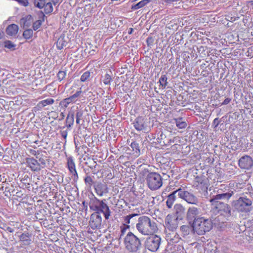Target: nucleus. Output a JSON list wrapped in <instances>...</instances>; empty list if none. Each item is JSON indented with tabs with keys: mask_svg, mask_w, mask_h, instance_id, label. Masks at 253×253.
I'll list each match as a JSON object with an SVG mask.
<instances>
[{
	"mask_svg": "<svg viewBox=\"0 0 253 253\" xmlns=\"http://www.w3.org/2000/svg\"><path fill=\"white\" fill-rule=\"evenodd\" d=\"M176 195L188 204H196L197 203V197L193 193L185 190L184 188H179L170 193L167 196L166 205L169 209L172 208L176 200Z\"/></svg>",
	"mask_w": 253,
	"mask_h": 253,
	"instance_id": "nucleus-1",
	"label": "nucleus"
},
{
	"mask_svg": "<svg viewBox=\"0 0 253 253\" xmlns=\"http://www.w3.org/2000/svg\"><path fill=\"white\" fill-rule=\"evenodd\" d=\"M136 228L140 233L144 235H152L157 232L158 229L155 221L147 216L138 218Z\"/></svg>",
	"mask_w": 253,
	"mask_h": 253,
	"instance_id": "nucleus-2",
	"label": "nucleus"
},
{
	"mask_svg": "<svg viewBox=\"0 0 253 253\" xmlns=\"http://www.w3.org/2000/svg\"><path fill=\"white\" fill-rule=\"evenodd\" d=\"M220 200L211 198L210 202L211 203V211L215 214H219L220 216H223L225 219L222 222H225L231 215V208L228 204L221 202Z\"/></svg>",
	"mask_w": 253,
	"mask_h": 253,
	"instance_id": "nucleus-3",
	"label": "nucleus"
},
{
	"mask_svg": "<svg viewBox=\"0 0 253 253\" xmlns=\"http://www.w3.org/2000/svg\"><path fill=\"white\" fill-rule=\"evenodd\" d=\"M190 225L192 228L193 233L199 235H204L212 228V222L211 219L203 216L197 219V220H196Z\"/></svg>",
	"mask_w": 253,
	"mask_h": 253,
	"instance_id": "nucleus-4",
	"label": "nucleus"
},
{
	"mask_svg": "<svg viewBox=\"0 0 253 253\" xmlns=\"http://www.w3.org/2000/svg\"><path fill=\"white\" fill-rule=\"evenodd\" d=\"M106 200H100L97 198L94 197L90 204V209L94 211V212L102 213L104 216L105 219L108 220L111 214V211L109 206L105 203Z\"/></svg>",
	"mask_w": 253,
	"mask_h": 253,
	"instance_id": "nucleus-5",
	"label": "nucleus"
},
{
	"mask_svg": "<svg viewBox=\"0 0 253 253\" xmlns=\"http://www.w3.org/2000/svg\"><path fill=\"white\" fill-rule=\"evenodd\" d=\"M232 206L239 212L248 213L253 209V201L246 196L240 197L232 202Z\"/></svg>",
	"mask_w": 253,
	"mask_h": 253,
	"instance_id": "nucleus-6",
	"label": "nucleus"
},
{
	"mask_svg": "<svg viewBox=\"0 0 253 253\" xmlns=\"http://www.w3.org/2000/svg\"><path fill=\"white\" fill-rule=\"evenodd\" d=\"M126 249L130 252H136L141 247L140 240L131 232L127 233L124 239Z\"/></svg>",
	"mask_w": 253,
	"mask_h": 253,
	"instance_id": "nucleus-7",
	"label": "nucleus"
},
{
	"mask_svg": "<svg viewBox=\"0 0 253 253\" xmlns=\"http://www.w3.org/2000/svg\"><path fill=\"white\" fill-rule=\"evenodd\" d=\"M200 203L199 199L197 197V204H190L193 206H189L186 211L185 219L189 224L194 222L197 219L201 217V209L199 205Z\"/></svg>",
	"mask_w": 253,
	"mask_h": 253,
	"instance_id": "nucleus-8",
	"label": "nucleus"
},
{
	"mask_svg": "<svg viewBox=\"0 0 253 253\" xmlns=\"http://www.w3.org/2000/svg\"><path fill=\"white\" fill-rule=\"evenodd\" d=\"M146 183L148 187L152 190L159 189L163 184L162 177L157 172H150L146 178Z\"/></svg>",
	"mask_w": 253,
	"mask_h": 253,
	"instance_id": "nucleus-9",
	"label": "nucleus"
},
{
	"mask_svg": "<svg viewBox=\"0 0 253 253\" xmlns=\"http://www.w3.org/2000/svg\"><path fill=\"white\" fill-rule=\"evenodd\" d=\"M235 190L225 185H221L217 190L216 194L212 196L211 198L216 200L228 201L234 195Z\"/></svg>",
	"mask_w": 253,
	"mask_h": 253,
	"instance_id": "nucleus-10",
	"label": "nucleus"
},
{
	"mask_svg": "<svg viewBox=\"0 0 253 253\" xmlns=\"http://www.w3.org/2000/svg\"><path fill=\"white\" fill-rule=\"evenodd\" d=\"M161 243V238L160 236L152 234L147 238L145 242V246L151 252H156L159 248Z\"/></svg>",
	"mask_w": 253,
	"mask_h": 253,
	"instance_id": "nucleus-11",
	"label": "nucleus"
},
{
	"mask_svg": "<svg viewBox=\"0 0 253 253\" xmlns=\"http://www.w3.org/2000/svg\"><path fill=\"white\" fill-rule=\"evenodd\" d=\"M165 232L176 231L178 226V219L172 214H168L165 219Z\"/></svg>",
	"mask_w": 253,
	"mask_h": 253,
	"instance_id": "nucleus-12",
	"label": "nucleus"
},
{
	"mask_svg": "<svg viewBox=\"0 0 253 253\" xmlns=\"http://www.w3.org/2000/svg\"><path fill=\"white\" fill-rule=\"evenodd\" d=\"M102 224V217L98 212H94L90 216L89 225L90 227L94 230L100 229Z\"/></svg>",
	"mask_w": 253,
	"mask_h": 253,
	"instance_id": "nucleus-13",
	"label": "nucleus"
},
{
	"mask_svg": "<svg viewBox=\"0 0 253 253\" xmlns=\"http://www.w3.org/2000/svg\"><path fill=\"white\" fill-rule=\"evenodd\" d=\"M238 165L242 169H249L253 165V160L250 156L245 155L239 159Z\"/></svg>",
	"mask_w": 253,
	"mask_h": 253,
	"instance_id": "nucleus-14",
	"label": "nucleus"
},
{
	"mask_svg": "<svg viewBox=\"0 0 253 253\" xmlns=\"http://www.w3.org/2000/svg\"><path fill=\"white\" fill-rule=\"evenodd\" d=\"M195 181L198 183L196 187L201 188L202 191H207L208 186V179L206 176L204 175H198L195 177Z\"/></svg>",
	"mask_w": 253,
	"mask_h": 253,
	"instance_id": "nucleus-15",
	"label": "nucleus"
},
{
	"mask_svg": "<svg viewBox=\"0 0 253 253\" xmlns=\"http://www.w3.org/2000/svg\"><path fill=\"white\" fill-rule=\"evenodd\" d=\"M133 124V126L137 131H146L147 130V125L145 119L143 117H137Z\"/></svg>",
	"mask_w": 253,
	"mask_h": 253,
	"instance_id": "nucleus-16",
	"label": "nucleus"
},
{
	"mask_svg": "<svg viewBox=\"0 0 253 253\" xmlns=\"http://www.w3.org/2000/svg\"><path fill=\"white\" fill-rule=\"evenodd\" d=\"M175 218L182 220L186 214L185 208L181 204H176L173 207Z\"/></svg>",
	"mask_w": 253,
	"mask_h": 253,
	"instance_id": "nucleus-17",
	"label": "nucleus"
},
{
	"mask_svg": "<svg viewBox=\"0 0 253 253\" xmlns=\"http://www.w3.org/2000/svg\"><path fill=\"white\" fill-rule=\"evenodd\" d=\"M95 192L99 196L108 193V188L105 183L98 182L94 185Z\"/></svg>",
	"mask_w": 253,
	"mask_h": 253,
	"instance_id": "nucleus-18",
	"label": "nucleus"
},
{
	"mask_svg": "<svg viewBox=\"0 0 253 253\" xmlns=\"http://www.w3.org/2000/svg\"><path fill=\"white\" fill-rule=\"evenodd\" d=\"M26 162L31 170L33 171H39L41 170L40 166L37 159L33 157L27 158L26 159Z\"/></svg>",
	"mask_w": 253,
	"mask_h": 253,
	"instance_id": "nucleus-19",
	"label": "nucleus"
},
{
	"mask_svg": "<svg viewBox=\"0 0 253 253\" xmlns=\"http://www.w3.org/2000/svg\"><path fill=\"white\" fill-rule=\"evenodd\" d=\"M165 233L166 235V239L169 244H173L177 243L181 239V238L176 231H170Z\"/></svg>",
	"mask_w": 253,
	"mask_h": 253,
	"instance_id": "nucleus-20",
	"label": "nucleus"
},
{
	"mask_svg": "<svg viewBox=\"0 0 253 253\" xmlns=\"http://www.w3.org/2000/svg\"><path fill=\"white\" fill-rule=\"evenodd\" d=\"M54 103V100L52 98H48L40 101L36 106L33 108V111L37 112L41 110L42 108L47 105H52Z\"/></svg>",
	"mask_w": 253,
	"mask_h": 253,
	"instance_id": "nucleus-21",
	"label": "nucleus"
},
{
	"mask_svg": "<svg viewBox=\"0 0 253 253\" xmlns=\"http://www.w3.org/2000/svg\"><path fill=\"white\" fill-rule=\"evenodd\" d=\"M32 235L27 232L22 233L19 236L20 241L22 242V245L29 246L32 243Z\"/></svg>",
	"mask_w": 253,
	"mask_h": 253,
	"instance_id": "nucleus-22",
	"label": "nucleus"
},
{
	"mask_svg": "<svg viewBox=\"0 0 253 253\" xmlns=\"http://www.w3.org/2000/svg\"><path fill=\"white\" fill-rule=\"evenodd\" d=\"M138 216L136 213H130L128 215L125 216L123 217L124 222V225L126 226V224H130L131 226H134L135 224L136 220L134 218L135 217Z\"/></svg>",
	"mask_w": 253,
	"mask_h": 253,
	"instance_id": "nucleus-23",
	"label": "nucleus"
},
{
	"mask_svg": "<svg viewBox=\"0 0 253 253\" xmlns=\"http://www.w3.org/2000/svg\"><path fill=\"white\" fill-rule=\"evenodd\" d=\"M33 21L32 15H28L20 19V24L23 28H25L30 27Z\"/></svg>",
	"mask_w": 253,
	"mask_h": 253,
	"instance_id": "nucleus-24",
	"label": "nucleus"
},
{
	"mask_svg": "<svg viewBox=\"0 0 253 253\" xmlns=\"http://www.w3.org/2000/svg\"><path fill=\"white\" fill-rule=\"evenodd\" d=\"M18 30L19 27L17 25L12 24L8 26L6 28V33L9 36H15L17 34Z\"/></svg>",
	"mask_w": 253,
	"mask_h": 253,
	"instance_id": "nucleus-25",
	"label": "nucleus"
},
{
	"mask_svg": "<svg viewBox=\"0 0 253 253\" xmlns=\"http://www.w3.org/2000/svg\"><path fill=\"white\" fill-rule=\"evenodd\" d=\"M36 158L37 159H38V161L40 166L41 169L46 167V163L49 162V160L48 159H47V157L45 156L36 155Z\"/></svg>",
	"mask_w": 253,
	"mask_h": 253,
	"instance_id": "nucleus-26",
	"label": "nucleus"
},
{
	"mask_svg": "<svg viewBox=\"0 0 253 253\" xmlns=\"http://www.w3.org/2000/svg\"><path fill=\"white\" fill-rule=\"evenodd\" d=\"M74 113L73 112H69L67 116L66 120V126L68 128H70L74 124Z\"/></svg>",
	"mask_w": 253,
	"mask_h": 253,
	"instance_id": "nucleus-27",
	"label": "nucleus"
},
{
	"mask_svg": "<svg viewBox=\"0 0 253 253\" xmlns=\"http://www.w3.org/2000/svg\"><path fill=\"white\" fill-rule=\"evenodd\" d=\"M150 2V0H142L138 2L137 3H136V4L132 5L131 6V9L132 10H134L140 8H142Z\"/></svg>",
	"mask_w": 253,
	"mask_h": 253,
	"instance_id": "nucleus-28",
	"label": "nucleus"
},
{
	"mask_svg": "<svg viewBox=\"0 0 253 253\" xmlns=\"http://www.w3.org/2000/svg\"><path fill=\"white\" fill-rule=\"evenodd\" d=\"M166 137V134L161 132L157 138V142L164 145H167L169 142L167 141Z\"/></svg>",
	"mask_w": 253,
	"mask_h": 253,
	"instance_id": "nucleus-29",
	"label": "nucleus"
},
{
	"mask_svg": "<svg viewBox=\"0 0 253 253\" xmlns=\"http://www.w3.org/2000/svg\"><path fill=\"white\" fill-rule=\"evenodd\" d=\"M86 164H89L88 167L90 168L91 172L93 174H96L98 172V170L96 169L97 166V163L93 160H90L88 162H86Z\"/></svg>",
	"mask_w": 253,
	"mask_h": 253,
	"instance_id": "nucleus-30",
	"label": "nucleus"
},
{
	"mask_svg": "<svg viewBox=\"0 0 253 253\" xmlns=\"http://www.w3.org/2000/svg\"><path fill=\"white\" fill-rule=\"evenodd\" d=\"M81 93V90L78 91L73 95L68 98H66V99L70 103L75 102L77 101V98L80 95Z\"/></svg>",
	"mask_w": 253,
	"mask_h": 253,
	"instance_id": "nucleus-31",
	"label": "nucleus"
},
{
	"mask_svg": "<svg viewBox=\"0 0 253 253\" xmlns=\"http://www.w3.org/2000/svg\"><path fill=\"white\" fill-rule=\"evenodd\" d=\"M44 11L46 14H50L53 10V8L52 3L50 2L45 3L44 5Z\"/></svg>",
	"mask_w": 253,
	"mask_h": 253,
	"instance_id": "nucleus-32",
	"label": "nucleus"
},
{
	"mask_svg": "<svg viewBox=\"0 0 253 253\" xmlns=\"http://www.w3.org/2000/svg\"><path fill=\"white\" fill-rule=\"evenodd\" d=\"M130 147L132 150L136 153V156H138L140 154V150L139 149V144L135 141H133L131 143Z\"/></svg>",
	"mask_w": 253,
	"mask_h": 253,
	"instance_id": "nucleus-33",
	"label": "nucleus"
},
{
	"mask_svg": "<svg viewBox=\"0 0 253 253\" xmlns=\"http://www.w3.org/2000/svg\"><path fill=\"white\" fill-rule=\"evenodd\" d=\"M67 166L70 172H71L76 169L75 164L72 158L69 157L68 158Z\"/></svg>",
	"mask_w": 253,
	"mask_h": 253,
	"instance_id": "nucleus-34",
	"label": "nucleus"
},
{
	"mask_svg": "<svg viewBox=\"0 0 253 253\" xmlns=\"http://www.w3.org/2000/svg\"><path fill=\"white\" fill-rule=\"evenodd\" d=\"M33 35V31L32 29H30L25 30L23 33V37L26 40L32 38Z\"/></svg>",
	"mask_w": 253,
	"mask_h": 253,
	"instance_id": "nucleus-35",
	"label": "nucleus"
},
{
	"mask_svg": "<svg viewBox=\"0 0 253 253\" xmlns=\"http://www.w3.org/2000/svg\"><path fill=\"white\" fill-rule=\"evenodd\" d=\"M66 42L62 38H59L56 42L57 47L58 49H62L64 46H66Z\"/></svg>",
	"mask_w": 253,
	"mask_h": 253,
	"instance_id": "nucleus-36",
	"label": "nucleus"
},
{
	"mask_svg": "<svg viewBox=\"0 0 253 253\" xmlns=\"http://www.w3.org/2000/svg\"><path fill=\"white\" fill-rule=\"evenodd\" d=\"M45 0H34V5L40 9L43 8L45 5Z\"/></svg>",
	"mask_w": 253,
	"mask_h": 253,
	"instance_id": "nucleus-37",
	"label": "nucleus"
},
{
	"mask_svg": "<svg viewBox=\"0 0 253 253\" xmlns=\"http://www.w3.org/2000/svg\"><path fill=\"white\" fill-rule=\"evenodd\" d=\"M84 180L85 185L89 187H91V186L94 183V181L92 177L89 175H87L86 177H85Z\"/></svg>",
	"mask_w": 253,
	"mask_h": 253,
	"instance_id": "nucleus-38",
	"label": "nucleus"
},
{
	"mask_svg": "<svg viewBox=\"0 0 253 253\" xmlns=\"http://www.w3.org/2000/svg\"><path fill=\"white\" fill-rule=\"evenodd\" d=\"M180 231L184 235H187L189 234L191 230L190 227L188 225H183L180 226Z\"/></svg>",
	"mask_w": 253,
	"mask_h": 253,
	"instance_id": "nucleus-39",
	"label": "nucleus"
},
{
	"mask_svg": "<svg viewBox=\"0 0 253 253\" xmlns=\"http://www.w3.org/2000/svg\"><path fill=\"white\" fill-rule=\"evenodd\" d=\"M181 120V118L176 119V125L179 128H184L186 126V123L185 122L182 121Z\"/></svg>",
	"mask_w": 253,
	"mask_h": 253,
	"instance_id": "nucleus-40",
	"label": "nucleus"
},
{
	"mask_svg": "<svg viewBox=\"0 0 253 253\" xmlns=\"http://www.w3.org/2000/svg\"><path fill=\"white\" fill-rule=\"evenodd\" d=\"M159 82L162 87H165L168 84L167 75H162L159 80Z\"/></svg>",
	"mask_w": 253,
	"mask_h": 253,
	"instance_id": "nucleus-41",
	"label": "nucleus"
},
{
	"mask_svg": "<svg viewBox=\"0 0 253 253\" xmlns=\"http://www.w3.org/2000/svg\"><path fill=\"white\" fill-rule=\"evenodd\" d=\"M112 81V79L111 78V76L107 73L106 74L104 75V79L103 80V83L106 85H109Z\"/></svg>",
	"mask_w": 253,
	"mask_h": 253,
	"instance_id": "nucleus-42",
	"label": "nucleus"
},
{
	"mask_svg": "<svg viewBox=\"0 0 253 253\" xmlns=\"http://www.w3.org/2000/svg\"><path fill=\"white\" fill-rule=\"evenodd\" d=\"M90 76V72L88 71H86V72H84L81 76L80 80H81V82H85L86 81H87V80L89 79Z\"/></svg>",
	"mask_w": 253,
	"mask_h": 253,
	"instance_id": "nucleus-43",
	"label": "nucleus"
},
{
	"mask_svg": "<svg viewBox=\"0 0 253 253\" xmlns=\"http://www.w3.org/2000/svg\"><path fill=\"white\" fill-rule=\"evenodd\" d=\"M43 21H44V19H43L42 21L41 20H37L36 21H35V22H34L33 24V29L35 31H36L37 30H38L42 25V22Z\"/></svg>",
	"mask_w": 253,
	"mask_h": 253,
	"instance_id": "nucleus-44",
	"label": "nucleus"
},
{
	"mask_svg": "<svg viewBox=\"0 0 253 253\" xmlns=\"http://www.w3.org/2000/svg\"><path fill=\"white\" fill-rule=\"evenodd\" d=\"M66 76V73L65 71H59L57 75V77L59 81H61L64 80Z\"/></svg>",
	"mask_w": 253,
	"mask_h": 253,
	"instance_id": "nucleus-45",
	"label": "nucleus"
},
{
	"mask_svg": "<svg viewBox=\"0 0 253 253\" xmlns=\"http://www.w3.org/2000/svg\"><path fill=\"white\" fill-rule=\"evenodd\" d=\"M69 104L70 103L68 102V101H67L66 98H65L60 101L59 103V106L63 109H65Z\"/></svg>",
	"mask_w": 253,
	"mask_h": 253,
	"instance_id": "nucleus-46",
	"label": "nucleus"
},
{
	"mask_svg": "<svg viewBox=\"0 0 253 253\" xmlns=\"http://www.w3.org/2000/svg\"><path fill=\"white\" fill-rule=\"evenodd\" d=\"M30 181H31V179L28 175H24V177L21 179V182L24 185H26V184L29 185Z\"/></svg>",
	"mask_w": 253,
	"mask_h": 253,
	"instance_id": "nucleus-47",
	"label": "nucleus"
},
{
	"mask_svg": "<svg viewBox=\"0 0 253 253\" xmlns=\"http://www.w3.org/2000/svg\"><path fill=\"white\" fill-rule=\"evenodd\" d=\"M130 225H126V227H121V233L119 239H120L125 234V232L127 229L129 228Z\"/></svg>",
	"mask_w": 253,
	"mask_h": 253,
	"instance_id": "nucleus-48",
	"label": "nucleus"
},
{
	"mask_svg": "<svg viewBox=\"0 0 253 253\" xmlns=\"http://www.w3.org/2000/svg\"><path fill=\"white\" fill-rule=\"evenodd\" d=\"M4 192L9 193V194L11 195V193L12 194L15 192V190L13 189V186H6L4 189Z\"/></svg>",
	"mask_w": 253,
	"mask_h": 253,
	"instance_id": "nucleus-49",
	"label": "nucleus"
},
{
	"mask_svg": "<svg viewBox=\"0 0 253 253\" xmlns=\"http://www.w3.org/2000/svg\"><path fill=\"white\" fill-rule=\"evenodd\" d=\"M15 46V45L13 44L11 41H7L5 42V47L8 49L14 48Z\"/></svg>",
	"mask_w": 253,
	"mask_h": 253,
	"instance_id": "nucleus-50",
	"label": "nucleus"
},
{
	"mask_svg": "<svg viewBox=\"0 0 253 253\" xmlns=\"http://www.w3.org/2000/svg\"><path fill=\"white\" fill-rule=\"evenodd\" d=\"M72 174V179L75 182H77L79 176L76 169L70 172Z\"/></svg>",
	"mask_w": 253,
	"mask_h": 253,
	"instance_id": "nucleus-51",
	"label": "nucleus"
},
{
	"mask_svg": "<svg viewBox=\"0 0 253 253\" xmlns=\"http://www.w3.org/2000/svg\"><path fill=\"white\" fill-rule=\"evenodd\" d=\"M146 42L148 46L151 47L154 44V39L152 37H149L147 40Z\"/></svg>",
	"mask_w": 253,
	"mask_h": 253,
	"instance_id": "nucleus-52",
	"label": "nucleus"
},
{
	"mask_svg": "<svg viewBox=\"0 0 253 253\" xmlns=\"http://www.w3.org/2000/svg\"><path fill=\"white\" fill-rule=\"evenodd\" d=\"M150 172H149L148 169H144L140 172V174H141L143 176H146V178H147L148 175L150 174Z\"/></svg>",
	"mask_w": 253,
	"mask_h": 253,
	"instance_id": "nucleus-53",
	"label": "nucleus"
},
{
	"mask_svg": "<svg viewBox=\"0 0 253 253\" xmlns=\"http://www.w3.org/2000/svg\"><path fill=\"white\" fill-rule=\"evenodd\" d=\"M20 4L26 6L28 5V1L27 0H16Z\"/></svg>",
	"mask_w": 253,
	"mask_h": 253,
	"instance_id": "nucleus-54",
	"label": "nucleus"
},
{
	"mask_svg": "<svg viewBox=\"0 0 253 253\" xmlns=\"http://www.w3.org/2000/svg\"><path fill=\"white\" fill-rule=\"evenodd\" d=\"M13 196H16L17 197L21 198L22 196H23V194H22L21 191H16V192L15 191V192L13 193Z\"/></svg>",
	"mask_w": 253,
	"mask_h": 253,
	"instance_id": "nucleus-55",
	"label": "nucleus"
},
{
	"mask_svg": "<svg viewBox=\"0 0 253 253\" xmlns=\"http://www.w3.org/2000/svg\"><path fill=\"white\" fill-rule=\"evenodd\" d=\"M231 101V98H226L224 101L221 104V105H227L228 104V103H229L230 102V101Z\"/></svg>",
	"mask_w": 253,
	"mask_h": 253,
	"instance_id": "nucleus-56",
	"label": "nucleus"
},
{
	"mask_svg": "<svg viewBox=\"0 0 253 253\" xmlns=\"http://www.w3.org/2000/svg\"><path fill=\"white\" fill-rule=\"evenodd\" d=\"M83 112L82 111H78L76 114V118L78 119H81L83 117Z\"/></svg>",
	"mask_w": 253,
	"mask_h": 253,
	"instance_id": "nucleus-57",
	"label": "nucleus"
},
{
	"mask_svg": "<svg viewBox=\"0 0 253 253\" xmlns=\"http://www.w3.org/2000/svg\"><path fill=\"white\" fill-rule=\"evenodd\" d=\"M219 123L220 122L218 119L215 118L213 122V125L214 126V127H216L218 126Z\"/></svg>",
	"mask_w": 253,
	"mask_h": 253,
	"instance_id": "nucleus-58",
	"label": "nucleus"
},
{
	"mask_svg": "<svg viewBox=\"0 0 253 253\" xmlns=\"http://www.w3.org/2000/svg\"><path fill=\"white\" fill-rule=\"evenodd\" d=\"M6 224L4 222L0 221V228L5 230L6 227Z\"/></svg>",
	"mask_w": 253,
	"mask_h": 253,
	"instance_id": "nucleus-59",
	"label": "nucleus"
},
{
	"mask_svg": "<svg viewBox=\"0 0 253 253\" xmlns=\"http://www.w3.org/2000/svg\"><path fill=\"white\" fill-rule=\"evenodd\" d=\"M216 250V248H215V249H212L211 250L208 249L207 251V253H217Z\"/></svg>",
	"mask_w": 253,
	"mask_h": 253,
	"instance_id": "nucleus-60",
	"label": "nucleus"
},
{
	"mask_svg": "<svg viewBox=\"0 0 253 253\" xmlns=\"http://www.w3.org/2000/svg\"><path fill=\"white\" fill-rule=\"evenodd\" d=\"M5 231H7L10 233H13L14 230L13 228L7 225Z\"/></svg>",
	"mask_w": 253,
	"mask_h": 253,
	"instance_id": "nucleus-61",
	"label": "nucleus"
},
{
	"mask_svg": "<svg viewBox=\"0 0 253 253\" xmlns=\"http://www.w3.org/2000/svg\"><path fill=\"white\" fill-rule=\"evenodd\" d=\"M61 135H62V136L65 139L67 137V132L66 131H62L61 132Z\"/></svg>",
	"mask_w": 253,
	"mask_h": 253,
	"instance_id": "nucleus-62",
	"label": "nucleus"
},
{
	"mask_svg": "<svg viewBox=\"0 0 253 253\" xmlns=\"http://www.w3.org/2000/svg\"><path fill=\"white\" fill-rule=\"evenodd\" d=\"M144 161V159L140 158L138 160H137V164L143 163Z\"/></svg>",
	"mask_w": 253,
	"mask_h": 253,
	"instance_id": "nucleus-63",
	"label": "nucleus"
},
{
	"mask_svg": "<svg viewBox=\"0 0 253 253\" xmlns=\"http://www.w3.org/2000/svg\"><path fill=\"white\" fill-rule=\"evenodd\" d=\"M250 195L251 197L253 199V190L250 192Z\"/></svg>",
	"mask_w": 253,
	"mask_h": 253,
	"instance_id": "nucleus-64",
	"label": "nucleus"
}]
</instances>
